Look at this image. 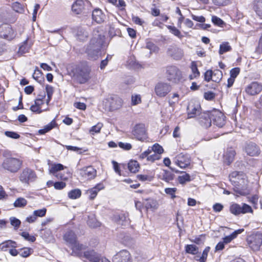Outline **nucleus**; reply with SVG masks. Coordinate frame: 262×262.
<instances>
[{"label":"nucleus","mask_w":262,"mask_h":262,"mask_svg":"<svg viewBox=\"0 0 262 262\" xmlns=\"http://www.w3.org/2000/svg\"><path fill=\"white\" fill-rule=\"evenodd\" d=\"M0 37L11 40L15 37V34L9 25L3 24L0 26Z\"/></svg>","instance_id":"obj_10"},{"label":"nucleus","mask_w":262,"mask_h":262,"mask_svg":"<svg viewBox=\"0 0 262 262\" xmlns=\"http://www.w3.org/2000/svg\"><path fill=\"white\" fill-rule=\"evenodd\" d=\"M146 48L150 50V53L152 52H157L159 50V48L157 46L151 42H147Z\"/></svg>","instance_id":"obj_48"},{"label":"nucleus","mask_w":262,"mask_h":262,"mask_svg":"<svg viewBox=\"0 0 262 262\" xmlns=\"http://www.w3.org/2000/svg\"><path fill=\"white\" fill-rule=\"evenodd\" d=\"M28 203V201L24 198H18L13 203L14 207L16 208H24Z\"/></svg>","instance_id":"obj_33"},{"label":"nucleus","mask_w":262,"mask_h":262,"mask_svg":"<svg viewBox=\"0 0 262 262\" xmlns=\"http://www.w3.org/2000/svg\"><path fill=\"white\" fill-rule=\"evenodd\" d=\"M11 224L15 228H18L20 225L21 222L15 217H11L10 219Z\"/></svg>","instance_id":"obj_58"},{"label":"nucleus","mask_w":262,"mask_h":262,"mask_svg":"<svg viewBox=\"0 0 262 262\" xmlns=\"http://www.w3.org/2000/svg\"><path fill=\"white\" fill-rule=\"evenodd\" d=\"M210 116L211 112H203L200 114V117H198V119L202 126L208 128L211 126L212 120Z\"/></svg>","instance_id":"obj_18"},{"label":"nucleus","mask_w":262,"mask_h":262,"mask_svg":"<svg viewBox=\"0 0 262 262\" xmlns=\"http://www.w3.org/2000/svg\"><path fill=\"white\" fill-rule=\"evenodd\" d=\"M231 183L233 186V191L237 196H245L250 193L247 176L242 172L234 171L229 175Z\"/></svg>","instance_id":"obj_1"},{"label":"nucleus","mask_w":262,"mask_h":262,"mask_svg":"<svg viewBox=\"0 0 262 262\" xmlns=\"http://www.w3.org/2000/svg\"><path fill=\"white\" fill-rule=\"evenodd\" d=\"M253 210L250 205L246 203H242L240 204L239 214L253 213Z\"/></svg>","instance_id":"obj_35"},{"label":"nucleus","mask_w":262,"mask_h":262,"mask_svg":"<svg viewBox=\"0 0 262 262\" xmlns=\"http://www.w3.org/2000/svg\"><path fill=\"white\" fill-rule=\"evenodd\" d=\"M165 77L167 81L173 84H178L183 80L182 72L174 65L167 66L165 68Z\"/></svg>","instance_id":"obj_5"},{"label":"nucleus","mask_w":262,"mask_h":262,"mask_svg":"<svg viewBox=\"0 0 262 262\" xmlns=\"http://www.w3.org/2000/svg\"><path fill=\"white\" fill-rule=\"evenodd\" d=\"M235 155V151L233 148H228L224 155V162L230 165L233 161Z\"/></svg>","instance_id":"obj_21"},{"label":"nucleus","mask_w":262,"mask_h":262,"mask_svg":"<svg viewBox=\"0 0 262 262\" xmlns=\"http://www.w3.org/2000/svg\"><path fill=\"white\" fill-rule=\"evenodd\" d=\"M254 10L256 15L262 19V0H254Z\"/></svg>","instance_id":"obj_31"},{"label":"nucleus","mask_w":262,"mask_h":262,"mask_svg":"<svg viewBox=\"0 0 262 262\" xmlns=\"http://www.w3.org/2000/svg\"><path fill=\"white\" fill-rule=\"evenodd\" d=\"M71 246L74 252L81 251L83 249V245L80 244L77 241L75 242V243L71 244Z\"/></svg>","instance_id":"obj_54"},{"label":"nucleus","mask_w":262,"mask_h":262,"mask_svg":"<svg viewBox=\"0 0 262 262\" xmlns=\"http://www.w3.org/2000/svg\"><path fill=\"white\" fill-rule=\"evenodd\" d=\"M92 19L98 24L104 21L105 15L100 9L96 8L92 12Z\"/></svg>","instance_id":"obj_19"},{"label":"nucleus","mask_w":262,"mask_h":262,"mask_svg":"<svg viewBox=\"0 0 262 262\" xmlns=\"http://www.w3.org/2000/svg\"><path fill=\"white\" fill-rule=\"evenodd\" d=\"M177 190V189L176 188H166L165 189L164 191L167 194L170 195L171 198L173 200L176 198L175 193Z\"/></svg>","instance_id":"obj_46"},{"label":"nucleus","mask_w":262,"mask_h":262,"mask_svg":"<svg viewBox=\"0 0 262 262\" xmlns=\"http://www.w3.org/2000/svg\"><path fill=\"white\" fill-rule=\"evenodd\" d=\"M209 250H210V247H206L205 248V249L203 250V252L201 256H200V257H199V256H195V260L199 261V262H206Z\"/></svg>","instance_id":"obj_38"},{"label":"nucleus","mask_w":262,"mask_h":262,"mask_svg":"<svg viewBox=\"0 0 262 262\" xmlns=\"http://www.w3.org/2000/svg\"><path fill=\"white\" fill-rule=\"evenodd\" d=\"M22 165L23 161L20 159L8 156L3 159L0 168L6 172L15 173L20 170Z\"/></svg>","instance_id":"obj_4"},{"label":"nucleus","mask_w":262,"mask_h":262,"mask_svg":"<svg viewBox=\"0 0 262 262\" xmlns=\"http://www.w3.org/2000/svg\"><path fill=\"white\" fill-rule=\"evenodd\" d=\"M162 175L163 177L162 179L166 182H169L173 179L172 174L166 170H163Z\"/></svg>","instance_id":"obj_50"},{"label":"nucleus","mask_w":262,"mask_h":262,"mask_svg":"<svg viewBox=\"0 0 262 262\" xmlns=\"http://www.w3.org/2000/svg\"><path fill=\"white\" fill-rule=\"evenodd\" d=\"M172 90L171 85L167 82L160 81L155 86V93L160 98L165 97Z\"/></svg>","instance_id":"obj_7"},{"label":"nucleus","mask_w":262,"mask_h":262,"mask_svg":"<svg viewBox=\"0 0 262 262\" xmlns=\"http://www.w3.org/2000/svg\"><path fill=\"white\" fill-rule=\"evenodd\" d=\"M150 150H151V152H154L159 154V155L162 154L164 151L163 147L157 143L155 144Z\"/></svg>","instance_id":"obj_44"},{"label":"nucleus","mask_w":262,"mask_h":262,"mask_svg":"<svg viewBox=\"0 0 262 262\" xmlns=\"http://www.w3.org/2000/svg\"><path fill=\"white\" fill-rule=\"evenodd\" d=\"M239 209L240 204L233 203L230 205L229 207V211L231 213L237 216L239 215Z\"/></svg>","instance_id":"obj_40"},{"label":"nucleus","mask_w":262,"mask_h":262,"mask_svg":"<svg viewBox=\"0 0 262 262\" xmlns=\"http://www.w3.org/2000/svg\"><path fill=\"white\" fill-rule=\"evenodd\" d=\"M66 184L63 182H56L54 183V186L56 189H62L66 187Z\"/></svg>","instance_id":"obj_62"},{"label":"nucleus","mask_w":262,"mask_h":262,"mask_svg":"<svg viewBox=\"0 0 262 262\" xmlns=\"http://www.w3.org/2000/svg\"><path fill=\"white\" fill-rule=\"evenodd\" d=\"M141 97L139 95H132V104L134 105H137L141 102Z\"/></svg>","instance_id":"obj_59"},{"label":"nucleus","mask_w":262,"mask_h":262,"mask_svg":"<svg viewBox=\"0 0 262 262\" xmlns=\"http://www.w3.org/2000/svg\"><path fill=\"white\" fill-rule=\"evenodd\" d=\"M81 192L79 189H75L71 190L68 193V196L71 199H76L81 196Z\"/></svg>","instance_id":"obj_42"},{"label":"nucleus","mask_w":262,"mask_h":262,"mask_svg":"<svg viewBox=\"0 0 262 262\" xmlns=\"http://www.w3.org/2000/svg\"><path fill=\"white\" fill-rule=\"evenodd\" d=\"M47 212V209L43 208L41 209L36 210L33 211L34 214L37 217H43L45 216Z\"/></svg>","instance_id":"obj_52"},{"label":"nucleus","mask_w":262,"mask_h":262,"mask_svg":"<svg viewBox=\"0 0 262 262\" xmlns=\"http://www.w3.org/2000/svg\"><path fill=\"white\" fill-rule=\"evenodd\" d=\"M64 239L70 245L75 243L77 241L76 235L72 231H68L64 235Z\"/></svg>","instance_id":"obj_29"},{"label":"nucleus","mask_w":262,"mask_h":262,"mask_svg":"<svg viewBox=\"0 0 262 262\" xmlns=\"http://www.w3.org/2000/svg\"><path fill=\"white\" fill-rule=\"evenodd\" d=\"M167 28L170 32L176 36H177L180 39L183 37V35H181L180 31L176 27L171 26H167Z\"/></svg>","instance_id":"obj_43"},{"label":"nucleus","mask_w":262,"mask_h":262,"mask_svg":"<svg viewBox=\"0 0 262 262\" xmlns=\"http://www.w3.org/2000/svg\"><path fill=\"white\" fill-rule=\"evenodd\" d=\"M167 54L174 60H178L182 58L184 53L181 49L176 46H170L167 50Z\"/></svg>","instance_id":"obj_16"},{"label":"nucleus","mask_w":262,"mask_h":262,"mask_svg":"<svg viewBox=\"0 0 262 262\" xmlns=\"http://www.w3.org/2000/svg\"><path fill=\"white\" fill-rule=\"evenodd\" d=\"M212 122L219 127H223L225 124V117L224 114L217 110L211 112Z\"/></svg>","instance_id":"obj_11"},{"label":"nucleus","mask_w":262,"mask_h":262,"mask_svg":"<svg viewBox=\"0 0 262 262\" xmlns=\"http://www.w3.org/2000/svg\"><path fill=\"white\" fill-rule=\"evenodd\" d=\"M211 20L215 25L219 27H223V25L225 24L222 19L216 16H212Z\"/></svg>","instance_id":"obj_47"},{"label":"nucleus","mask_w":262,"mask_h":262,"mask_svg":"<svg viewBox=\"0 0 262 262\" xmlns=\"http://www.w3.org/2000/svg\"><path fill=\"white\" fill-rule=\"evenodd\" d=\"M222 72L219 70L214 71L208 70L204 74V79L209 82L211 80L215 82H219L222 78Z\"/></svg>","instance_id":"obj_14"},{"label":"nucleus","mask_w":262,"mask_h":262,"mask_svg":"<svg viewBox=\"0 0 262 262\" xmlns=\"http://www.w3.org/2000/svg\"><path fill=\"white\" fill-rule=\"evenodd\" d=\"M245 91L249 95H256L262 91V84L256 81L252 82L245 87Z\"/></svg>","instance_id":"obj_13"},{"label":"nucleus","mask_w":262,"mask_h":262,"mask_svg":"<svg viewBox=\"0 0 262 262\" xmlns=\"http://www.w3.org/2000/svg\"><path fill=\"white\" fill-rule=\"evenodd\" d=\"M104 39V36L99 34L98 30L94 31L93 37L87 48L88 54L92 59L95 60L98 57Z\"/></svg>","instance_id":"obj_2"},{"label":"nucleus","mask_w":262,"mask_h":262,"mask_svg":"<svg viewBox=\"0 0 262 262\" xmlns=\"http://www.w3.org/2000/svg\"><path fill=\"white\" fill-rule=\"evenodd\" d=\"M21 235L27 241L34 242L36 240V238L34 236L30 235L28 232H23L21 233Z\"/></svg>","instance_id":"obj_53"},{"label":"nucleus","mask_w":262,"mask_h":262,"mask_svg":"<svg viewBox=\"0 0 262 262\" xmlns=\"http://www.w3.org/2000/svg\"><path fill=\"white\" fill-rule=\"evenodd\" d=\"M33 43L31 40H29L28 37L25 41L23 42V44L19 47L18 54L23 55L25 53L28 52Z\"/></svg>","instance_id":"obj_26"},{"label":"nucleus","mask_w":262,"mask_h":262,"mask_svg":"<svg viewBox=\"0 0 262 262\" xmlns=\"http://www.w3.org/2000/svg\"><path fill=\"white\" fill-rule=\"evenodd\" d=\"M64 166L61 164H52L50 170V173L54 174L57 171L62 170L64 169Z\"/></svg>","instance_id":"obj_41"},{"label":"nucleus","mask_w":262,"mask_h":262,"mask_svg":"<svg viewBox=\"0 0 262 262\" xmlns=\"http://www.w3.org/2000/svg\"><path fill=\"white\" fill-rule=\"evenodd\" d=\"M161 158V156L159 154L154 152L152 154L149 155V156L147 158V161H151L152 162L155 161L156 160H159Z\"/></svg>","instance_id":"obj_56"},{"label":"nucleus","mask_w":262,"mask_h":262,"mask_svg":"<svg viewBox=\"0 0 262 262\" xmlns=\"http://www.w3.org/2000/svg\"><path fill=\"white\" fill-rule=\"evenodd\" d=\"M244 231L243 229H238L234 231L232 234L225 236L223 238V242L225 244H228L231 242L233 239L235 238L237 235L242 233Z\"/></svg>","instance_id":"obj_30"},{"label":"nucleus","mask_w":262,"mask_h":262,"mask_svg":"<svg viewBox=\"0 0 262 262\" xmlns=\"http://www.w3.org/2000/svg\"><path fill=\"white\" fill-rule=\"evenodd\" d=\"M176 164L181 168H185L190 164V160L187 156L180 155L178 157Z\"/></svg>","instance_id":"obj_20"},{"label":"nucleus","mask_w":262,"mask_h":262,"mask_svg":"<svg viewBox=\"0 0 262 262\" xmlns=\"http://www.w3.org/2000/svg\"><path fill=\"white\" fill-rule=\"evenodd\" d=\"M201 106L198 102L191 100L187 106L188 116L191 118L197 116L200 117Z\"/></svg>","instance_id":"obj_12"},{"label":"nucleus","mask_w":262,"mask_h":262,"mask_svg":"<svg viewBox=\"0 0 262 262\" xmlns=\"http://www.w3.org/2000/svg\"><path fill=\"white\" fill-rule=\"evenodd\" d=\"M46 91L48 97V101H50L54 92L53 88L49 85H47L46 86Z\"/></svg>","instance_id":"obj_55"},{"label":"nucleus","mask_w":262,"mask_h":262,"mask_svg":"<svg viewBox=\"0 0 262 262\" xmlns=\"http://www.w3.org/2000/svg\"><path fill=\"white\" fill-rule=\"evenodd\" d=\"M103 188L104 186L102 184H98L95 187L88 190L86 194L89 195V198L90 200H93L97 195L98 192Z\"/></svg>","instance_id":"obj_24"},{"label":"nucleus","mask_w":262,"mask_h":262,"mask_svg":"<svg viewBox=\"0 0 262 262\" xmlns=\"http://www.w3.org/2000/svg\"><path fill=\"white\" fill-rule=\"evenodd\" d=\"M245 151L250 156H257L259 154L258 146L254 143H250L245 147Z\"/></svg>","instance_id":"obj_22"},{"label":"nucleus","mask_w":262,"mask_h":262,"mask_svg":"<svg viewBox=\"0 0 262 262\" xmlns=\"http://www.w3.org/2000/svg\"><path fill=\"white\" fill-rule=\"evenodd\" d=\"M246 242L251 249L258 251L262 245V233L258 231L252 233L247 236Z\"/></svg>","instance_id":"obj_6"},{"label":"nucleus","mask_w":262,"mask_h":262,"mask_svg":"<svg viewBox=\"0 0 262 262\" xmlns=\"http://www.w3.org/2000/svg\"><path fill=\"white\" fill-rule=\"evenodd\" d=\"M150 154H151V150L148 148L147 150L144 151L140 155V156H139V159L143 160L144 158H146L147 159L149 155H150Z\"/></svg>","instance_id":"obj_63"},{"label":"nucleus","mask_w":262,"mask_h":262,"mask_svg":"<svg viewBox=\"0 0 262 262\" xmlns=\"http://www.w3.org/2000/svg\"><path fill=\"white\" fill-rule=\"evenodd\" d=\"M5 134L7 137L13 139H18L20 137L17 133L13 132L7 131L5 132Z\"/></svg>","instance_id":"obj_61"},{"label":"nucleus","mask_w":262,"mask_h":262,"mask_svg":"<svg viewBox=\"0 0 262 262\" xmlns=\"http://www.w3.org/2000/svg\"><path fill=\"white\" fill-rule=\"evenodd\" d=\"M145 206L147 209L149 208L155 209L157 208V202L154 200L148 199L146 200Z\"/></svg>","instance_id":"obj_45"},{"label":"nucleus","mask_w":262,"mask_h":262,"mask_svg":"<svg viewBox=\"0 0 262 262\" xmlns=\"http://www.w3.org/2000/svg\"><path fill=\"white\" fill-rule=\"evenodd\" d=\"M91 68L86 64L77 66L73 70V80L79 84H84L91 78Z\"/></svg>","instance_id":"obj_3"},{"label":"nucleus","mask_w":262,"mask_h":262,"mask_svg":"<svg viewBox=\"0 0 262 262\" xmlns=\"http://www.w3.org/2000/svg\"><path fill=\"white\" fill-rule=\"evenodd\" d=\"M114 262H132L130 253L127 250H122L113 257Z\"/></svg>","instance_id":"obj_17"},{"label":"nucleus","mask_w":262,"mask_h":262,"mask_svg":"<svg viewBox=\"0 0 262 262\" xmlns=\"http://www.w3.org/2000/svg\"><path fill=\"white\" fill-rule=\"evenodd\" d=\"M84 2L83 0H76L72 6V11L76 14H80L84 10Z\"/></svg>","instance_id":"obj_23"},{"label":"nucleus","mask_w":262,"mask_h":262,"mask_svg":"<svg viewBox=\"0 0 262 262\" xmlns=\"http://www.w3.org/2000/svg\"><path fill=\"white\" fill-rule=\"evenodd\" d=\"M239 71H240V70H239V68H235L232 69L230 72V77L235 79V78L239 74Z\"/></svg>","instance_id":"obj_60"},{"label":"nucleus","mask_w":262,"mask_h":262,"mask_svg":"<svg viewBox=\"0 0 262 262\" xmlns=\"http://www.w3.org/2000/svg\"><path fill=\"white\" fill-rule=\"evenodd\" d=\"M186 253L195 255L199 253V248L194 245H187L185 247Z\"/></svg>","instance_id":"obj_36"},{"label":"nucleus","mask_w":262,"mask_h":262,"mask_svg":"<svg viewBox=\"0 0 262 262\" xmlns=\"http://www.w3.org/2000/svg\"><path fill=\"white\" fill-rule=\"evenodd\" d=\"M140 166L137 161H130L128 163V170L133 173H136L139 171Z\"/></svg>","instance_id":"obj_34"},{"label":"nucleus","mask_w":262,"mask_h":262,"mask_svg":"<svg viewBox=\"0 0 262 262\" xmlns=\"http://www.w3.org/2000/svg\"><path fill=\"white\" fill-rule=\"evenodd\" d=\"M36 178L34 171L30 168H25L20 173L19 179L23 183L28 184L30 182L34 181Z\"/></svg>","instance_id":"obj_9"},{"label":"nucleus","mask_w":262,"mask_h":262,"mask_svg":"<svg viewBox=\"0 0 262 262\" xmlns=\"http://www.w3.org/2000/svg\"><path fill=\"white\" fill-rule=\"evenodd\" d=\"M134 138L139 141H144L147 138L146 129L143 124H136L132 131Z\"/></svg>","instance_id":"obj_8"},{"label":"nucleus","mask_w":262,"mask_h":262,"mask_svg":"<svg viewBox=\"0 0 262 262\" xmlns=\"http://www.w3.org/2000/svg\"><path fill=\"white\" fill-rule=\"evenodd\" d=\"M118 146L124 150H129L132 148V145L128 143H123L120 142L118 143Z\"/></svg>","instance_id":"obj_57"},{"label":"nucleus","mask_w":262,"mask_h":262,"mask_svg":"<svg viewBox=\"0 0 262 262\" xmlns=\"http://www.w3.org/2000/svg\"><path fill=\"white\" fill-rule=\"evenodd\" d=\"M191 70L192 74L189 75L190 80H192L200 76V72L198 69L196 64L194 62H192L191 64Z\"/></svg>","instance_id":"obj_32"},{"label":"nucleus","mask_w":262,"mask_h":262,"mask_svg":"<svg viewBox=\"0 0 262 262\" xmlns=\"http://www.w3.org/2000/svg\"><path fill=\"white\" fill-rule=\"evenodd\" d=\"M179 182L181 184H184L186 182L191 181L190 176L185 172H181V175L178 178Z\"/></svg>","instance_id":"obj_37"},{"label":"nucleus","mask_w":262,"mask_h":262,"mask_svg":"<svg viewBox=\"0 0 262 262\" xmlns=\"http://www.w3.org/2000/svg\"><path fill=\"white\" fill-rule=\"evenodd\" d=\"M17 247V243L12 240L6 241L0 244V249L2 251H6L8 248H15Z\"/></svg>","instance_id":"obj_28"},{"label":"nucleus","mask_w":262,"mask_h":262,"mask_svg":"<svg viewBox=\"0 0 262 262\" xmlns=\"http://www.w3.org/2000/svg\"><path fill=\"white\" fill-rule=\"evenodd\" d=\"M212 2L214 5L221 7L228 5L230 0H212Z\"/></svg>","instance_id":"obj_49"},{"label":"nucleus","mask_w":262,"mask_h":262,"mask_svg":"<svg viewBox=\"0 0 262 262\" xmlns=\"http://www.w3.org/2000/svg\"><path fill=\"white\" fill-rule=\"evenodd\" d=\"M80 171V175L87 180L93 179L97 175L96 170L91 166L83 167Z\"/></svg>","instance_id":"obj_15"},{"label":"nucleus","mask_w":262,"mask_h":262,"mask_svg":"<svg viewBox=\"0 0 262 262\" xmlns=\"http://www.w3.org/2000/svg\"><path fill=\"white\" fill-rule=\"evenodd\" d=\"M84 256L92 262H100V255L94 250L84 252Z\"/></svg>","instance_id":"obj_25"},{"label":"nucleus","mask_w":262,"mask_h":262,"mask_svg":"<svg viewBox=\"0 0 262 262\" xmlns=\"http://www.w3.org/2000/svg\"><path fill=\"white\" fill-rule=\"evenodd\" d=\"M21 252L19 253V255L24 257H27L30 254V250L29 248H25L21 249Z\"/></svg>","instance_id":"obj_64"},{"label":"nucleus","mask_w":262,"mask_h":262,"mask_svg":"<svg viewBox=\"0 0 262 262\" xmlns=\"http://www.w3.org/2000/svg\"><path fill=\"white\" fill-rule=\"evenodd\" d=\"M231 49V47L229 45V42H224L220 45L219 53L220 55H222L225 52L230 51Z\"/></svg>","instance_id":"obj_39"},{"label":"nucleus","mask_w":262,"mask_h":262,"mask_svg":"<svg viewBox=\"0 0 262 262\" xmlns=\"http://www.w3.org/2000/svg\"><path fill=\"white\" fill-rule=\"evenodd\" d=\"M102 126H103V125L102 123H98L96 125L93 126L92 127V128L90 129V132L93 135L95 133H98L100 132Z\"/></svg>","instance_id":"obj_51"},{"label":"nucleus","mask_w":262,"mask_h":262,"mask_svg":"<svg viewBox=\"0 0 262 262\" xmlns=\"http://www.w3.org/2000/svg\"><path fill=\"white\" fill-rule=\"evenodd\" d=\"M115 220L118 224H121L123 226L128 225L129 224V220L127 213H122L119 215H117L115 216Z\"/></svg>","instance_id":"obj_27"}]
</instances>
